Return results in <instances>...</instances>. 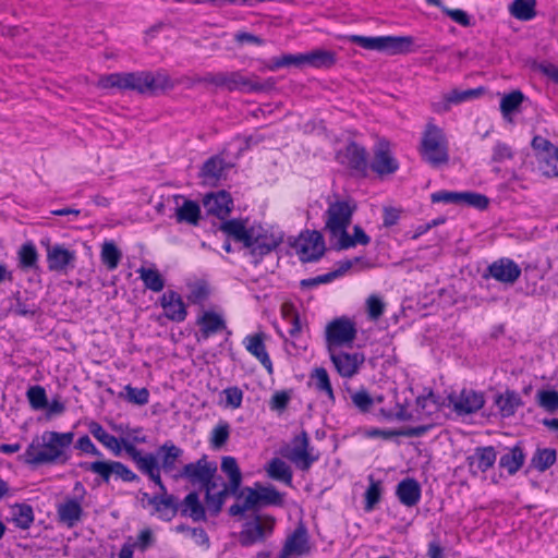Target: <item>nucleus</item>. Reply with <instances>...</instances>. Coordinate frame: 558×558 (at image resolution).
<instances>
[{
  "mask_svg": "<svg viewBox=\"0 0 558 558\" xmlns=\"http://www.w3.org/2000/svg\"><path fill=\"white\" fill-rule=\"evenodd\" d=\"M74 439V433L45 432L41 438H34L25 452L19 457L28 465L65 463L69 460L66 449Z\"/></svg>",
  "mask_w": 558,
  "mask_h": 558,
  "instance_id": "f257e3e1",
  "label": "nucleus"
},
{
  "mask_svg": "<svg viewBox=\"0 0 558 558\" xmlns=\"http://www.w3.org/2000/svg\"><path fill=\"white\" fill-rule=\"evenodd\" d=\"M420 151L422 158L435 168L448 163V143L440 128L433 123L426 125L422 135Z\"/></svg>",
  "mask_w": 558,
  "mask_h": 558,
  "instance_id": "f03ea898",
  "label": "nucleus"
},
{
  "mask_svg": "<svg viewBox=\"0 0 558 558\" xmlns=\"http://www.w3.org/2000/svg\"><path fill=\"white\" fill-rule=\"evenodd\" d=\"M171 87L169 76L161 72L121 73V89L136 90L141 94H156L158 90Z\"/></svg>",
  "mask_w": 558,
  "mask_h": 558,
  "instance_id": "7ed1b4c3",
  "label": "nucleus"
},
{
  "mask_svg": "<svg viewBox=\"0 0 558 558\" xmlns=\"http://www.w3.org/2000/svg\"><path fill=\"white\" fill-rule=\"evenodd\" d=\"M348 40L366 50L385 51L390 54L407 53L413 45V38L411 36L366 37L350 35L348 36Z\"/></svg>",
  "mask_w": 558,
  "mask_h": 558,
  "instance_id": "20e7f679",
  "label": "nucleus"
},
{
  "mask_svg": "<svg viewBox=\"0 0 558 558\" xmlns=\"http://www.w3.org/2000/svg\"><path fill=\"white\" fill-rule=\"evenodd\" d=\"M356 204L352 199L329 202L325 211V230L330 239H338L350 226Z\"/></svg>",
  "mask_w": 558,
  "mask_h": 558,
  "instance_id": "39448f33",
  "label": "nucleus"
},
{
  "mask_svg": "<svg viewBox=\"0 0 558 558\" xmlns=\"http://www.w3.org/2000/svg\"><path fill=\"white\" fill-rule=\"evenodd\" d=\"M217 464L216 462L208 461L206 456H203L195 462L185 464L177 474L173 475L174 480L184 478L193 486L199 485L207 490L216 480Z\"/></svg>",
  "mask_w": 558,
  "mask_h": 558,
  "instance_id": "423d86ee",
  "label": "nucleus"
},
{
  "mask_svg": "<svg viewBox=\"0 0 558 558\" xmlns=\"http://www.w3.org/2000/svg\"><path fill=\"white\" fill-rule=\"evenodd\" d=\"M81 468L98 475L106 484L110 482L111 476L121 478L123 482L138 481V476L125 464L114 460H98L94 462H82Z\"/></svg>",
  "mask_w": 558,
  "mask_h": 558,
  "instance_id": "0eeeda50",
  "label": "nucleus"
},
{
  "mask_svg": "<svg viewBox=\"0 0 558 558\" xmlns=\"http://www.w3.org/2000/svg\"><path fill=\"white\" fill-rule=\"evenodd\" d=\"M355 324L347 318L340 317L330 322L326 327V344L328 351H335L338 348L351 347L356 338Z\"/></svg>",
  "mask_w": 558,
  "mask_h": 558,
  "instance_id": "6e6552de",
  "label": "nucleus"
},
{
  "mask_svg": "<svg viewBox=\"0 0 558 558\" xmlns=\"http://www.w3.org/2000/svg\"><path fill=\"white\" fill-rule=\"evenodd\" d=\"M294 247L300 259L303 263H311L318 260L325 253V242L323 234L319 231L306 232L301 234L295 241Z\"/></svg>",
  "mask_w": 558,
  "mask_h": 558,
  "instance_id": "1a4fd4ad",
  "label": "nucleus"
},
{
  "mask_svg": "<svg viewBox=\"0 0 558 558\" xmlns=\"http://www.w3.org/2000/svg\"><path fill=\"white\" fill-rule=\"evenodd\" d=\"M275 519L272 517L262 518L255 515L253 520L247 521L240 532V543L242 546H251L263 542L274 530Z\"/></svg>",
  "mask_w": 558,
  "mask_h": 558,
  "instance_id": "9d476101",
  "label": "nucleus"
},
{
  "mask_svg": "<svg viewBox=\"0 0 558 558\" xmlns=\"http://www.w3.org/2000/svg\"><path fill=\"white\" fill-rule=\"evenodd\" d=\"M282 242L281 235H275L262 226L250 227V245H245L251 250L254 256H264L274 251Z\"/></svg>",
  "mask_w": 558,
  "mask_h": 558,
  "instance_id": "9b49d317",
  "label": "nucleus"
},
{
  "mask_svg": "<svg viewBox=\"0 0 558 558\" xmlns=\"http://www.w3.org/2000/svg\"><path fill=\"white\" fill-rule=\"evenodd\" d=\"M301 471H307L318 460L310 448V438L305 430L292 439V448L284 454Z\"/></svg>",
  "mask_w": 558,
  "mask_h": 558,
  "instance_id": "f8f14e48",
  "label": "nucleus"
},
{
  "mask_svg": "<svg viewBox=\"0 0 558 558\" xmlns=\"http://www.w3.org/2000/svg\"><path fill=\"white\" fill-rule=\"evenodd\" d=\"M449 402L459 415L472 414L481 410L485 403L483 392L462 389L459 395H450Z\"/></svg>",
  "mask_w": 558,
  "mask_h": 558,
  "instance_id": "ddd939ff",
  "label": "nucleus"
},
{
  "mask_svg": "<svg viewBox=\"0 0 558 558\" xmlns=\"http://www.w3.org/2000/svg\"><path fill=\"white\" fill-rule=\"evenodd\" d=\"M269 86L268 83L254 82L240 72H218V87L228 90L262 92Z\"/></svg>",
  "mask_w": 558,
  "mask_h": 558,
  "instance_id": "4468645a",
  "label": "nucleus"
},
{
  "mask_svg": "<svg viewBox=\"0 0 558 558\" xmlns=\"http://www.w3.org/2000/svg\"><path fill=\"white\" fill-rule=\"evenodd\" d=\"M486 274H484V277H492L495 280L506 283V284H513L519 277L521 276V268L520 266L513 262L510 258H499L492 263L487 269Z\"/></svg>",
  "mask_w": 558,
  "mask_h": 558,
  "instance_id": "2eb2a0df",
  "label": "nucleus"
},
{
  "mask_svg": "<svg viewBox=\"0 0 558 558\" xmlns=\"http://www.w3.org/2000/svg\"><path fill=\"white\" fill-rule=\"evenodd\" d=\"M244 492L247 493L248 502L254 509L259 506L281 507L284 504V495L272 485L264 486L257 483L255 488L245 487Z\"/></svg>",
  "mask_w": 558,
  "mask_h": 558,
  "instance_id": "dca6fc26",
  "label": "nucleus"
},
{
  "mask_svg": "<svg viewBox=\"0 0 558 558\" xmlns=\"http://www.w3.org/2000/svg\"><path fill=\"white\" fill-rule=\"evenodd\" d=\"M328 352L335 368L345 378L353 377L365 361L364 354L360 352L347 353L337 352V350Z\"/></svg>",
  "mask_w": 558,
  "mask_h": 558,
  "instance_id": "f3484780",
  "label": "nucleus"
},
{
  "mask_svg": "<svg viewBox=\"0 0 558 558\" xmlns=\"http://www.w3.org/2000/svg\"><path fill=\"white\" fill-rule=\"evenodd\" d=\"M218 483L215 480L214 483L209 487H207V490L205 492V504L207 507V511L213 517H217L220 513L228 496L232 495L235 496L236 498H241L245 493L244 489L233 490L231 488V484L229 483H222V488L217 493H213V490L216 489Z\"/></svg>",
  "mask_w": 558,
  "mask_h": 558,
  "instance_id": "a211bd4d",
  "label": "nucleus"
},
{
  "mask_svg": "<svg viewBox=\"0 0 558 558\" xmlns=\"http://www.w3.org/2000/svg\"><path fill=\"white\" fill-rule=\"evenodd\" d=\"M311 550L306 529L301 525L290 534L279 553L278 558H290L291 556H303Z\"/></svg>",
  "mask_w": 558,
  "mask_h": 558,
  "instance_id": "6ab92c4d",
  "label": "nucleus"
},
{
  "mask_svg": "<svg viewBox=\"0 0 558 558\" xmlns=\"http://www.w3.org/2000/svg\"><path fill=\"white\" fill-rule=\"evenodd\" d=\"M76 259L74 251L65 248L61 244L48 245L47 263L51 271L65 272L68 268H73Z\"/></svg>",
  "mask_w": 558,
  "mask_h": 558,
  "instance_id": "aec40b11",
  "label": "nucleus"
},
{
  "mask_svg": "<svg viewBox=\"0 0 558 558\" xmlns=\"http://www.w3.org/2000/svg\"><path fill=\"white\" fill-rule=\"evenodd\" d=\"M371 168L379 175L392 174L399 169V162L392 156L387 142H380L377 145Z\"/></svg>",
  "mask_w": 558,
  "mask_h": 558,
  "instance_id": "412c9836",
  "label": "nucleus"
},
{
  "mask_svg": "<svg viewBox=\"0 0 558 558\" xmlns=\"http://www.w3.org/2000/svg\"><path fill=\"white\" fill-rule=\"evenodd\" d=\"M496 458L497 452L493 446L475 448L474 453L466 458L470 473L473 475L485 473L494 465Z\"/></svg>",
  "mask_w": 558,
  "mask_h": 558,
  "instance_id": "4be33fe9",
  "label": "nucleus"
},
{
  "mask_svg": "<svg viewBox=\"0 0 558 558\" xmlns=\"http://www.w3.org/2000/svg\"><path fill=\"white\" fill-rule=\"evenodd\" d=\"M160 305L165 310V316L172 322L181 323L187 316L186 306L181 295L173 290L162 294Z\"/></svg>",
  "mask_w": 558,
  "mask_h": 558,
  "instance_id": "5701e85b",
  "label": "nucleus"
},
{
  "mask_svg": "<svg viewBox=\"0 0 558 558\" xmlns=\"http://www.w3.org/2000/svg\"><path fill=\"white\" fill-rule=\"evenodd\" d=\"M122 445L126 454L131 458V460L136 464V468L143 474L146 475L160 468L157 457L154 453L142 454V451L126 438H122Z\"/></svg>",
  "mask_w": 558,
  "mask_h": 558,
  "instance_id": "b1692460",
  "label": "nucleus"
},
{
  "mask_svg": "<svg viewBox=\"0 0 558 558\" xmlns=\"http://www.w3.org/2000/svg\"><path fill=\"white\" fill-rule=\"evenodd\" d=\"M264 340L265 333L258 332L246 336L243 340V344L245 349L260 362L267 373L271 375L274 373L272 362L266 351Z\"/></svg>",
  "mask_w": 558,
  "mask_h": 558,
  "instance_id": "393cba45",
  "label": "nucleus"
},
{
  "mask_svg": "<svg viewBox=\"0 0 558 558\" xmlns=\"http://www.w3.org/2000/svg\"><path fill=\"white\" fill-rule=\"evenodd\" d=\"M204 205L208 213L223 219L227 217L233 207V202L230 194L226 191H220L216 194H209L204 198Z\"/></svg>",
  "mask_w": 558,
  "mask_h": 558,
  "instance_id": "a878e982",
  "label": "nucleus"
},
{
  "mask_svg": "<svg viewBox=\"0 0 558 558\" xmlns=\"http://www.w3.org/2000/svg\"><path fill=\"white\" fill-rule=\"evenodd\" d=\"M494 403L498 408V412L501 417L513 416L517 410L524 404L521 396L517 391L510 389H507L502 393H497L495 396Z\"/></svg>",
  "mask_w": 558,
  "mask_h": 558,
  "instance_id": "bb28decb",
  "label": "nucleus"
},
{
  "mask_svg": "<svg viewBox=\"0 0 558 558\" xmlns=\"http://www.w3.org/2000/svg\"><path fill=\"white\" fill-rule=\"evenodd\" d=\"M57 514L59 522L73 527L82 519L83 508L77 499L66 498L64 502L57 506Z\"/></svg>",
  "mask_w": 558,
  "mask_h": 558,
  "instance_id": "cd10ccee",
  "label": "nucleus"
},
{
  "mask_svg": "<svg viewBox=\"0 0 558 558\" xmlns=\"http://www.w3.org/2000/svg\"><path fill=\"white\" fill-rule=\"evenodd\" d=\"M179 509L182 515L190 517L195 522L206 521L207 507L201 502L198 493L195 490L184 497Z\"/></svg>",
  "mask_w": 558,
  "mask_h": 558,
  "instance_id": "c85d7f7f",
  "label": "nucleus"
},
{
  "mask_svg": "<svg viewBox=\"0 0 558 558\" xmlns=\"http://www.w3.org/2000/svg\"><path fill=\"white\" fill-rule=\"evenodd\" d=\"M396 495L402 505L414 507L421 498V486L415 478L407 477L397 485Z\"/></svg>",
  "mask_w": 558,
  "mask_h": 558,
  "instance_id": "c756f323",
  "label": "nucleus"
},
{
  "mask_svg": "<svg viewBox=\"0 0 558 558\" xmlns=\"http://www.w3.org/2000/svg\"><path fill=\"white\" fill-rule=\"evenodd\" d=\"M196 324L199 326L203 339H208L210 336L227 328L222 316L211 311L204 312V314L197 318Z\"/></svg>",
  "mask_w": 558,
  "mask_h": 558,
  "instance_id": "7c9ffc66",
  "label": "nucleus"
},
{
  "mask_svg": "<svg viewBox=\"0 0 558 558\" xmlns=\"http://www.w3.org/2000/svg\"><path fill=\"white\" fill-rule=\"evenodd\" d=\"M342 162H345L351 169L365 172L367 169V154L364 147L355 142L347 145Z\"/></svg>",
  "mask_w": 558,
  "mask_h": 558,
  "instance_id": "2f4dec72",
  "label": "nucleus"
},
{
  "mask_svg": "<svg viewBox=\"0 0 558 558\" xmlns=\"http://www.w3.org/2000/svg\"><path fill=\"white\" fill-rule=\"evenodd\" d=\"M88 430L100 444L112 451L116 457L121 454L123 449L122 439L119 440L113 435L107 433L106 429L95 421L89 423Z\"/></svg>",
  "mask_w": 558,
  "mask_h": 558,
  "instance_id": "473e14b6",
  "label": "nucleus"
},
{
  "mask_svg": "<svg viewBox=\"0 0 558 558\" xmlns=\"http://www.w3.org/2000/svg\"><path fill=\"white\" fill-rule=\"evenodd\" d=\"M157 454L161 458L160 469L165 473H171L175 469L177 460L183 454V450L172 441H166L158 448Z\"/></svg>",
  "mask_w": 558,
  "mask_h": 558,
  "instance_id": "72a5a7b5",
  "label": "nucleus"
},
{
  "mask_svg": "<svg viewBox=\"0 0 558 558\" xmlns=\"http://www.w3.org/2000/svg\"><path fill=\"white\" fill-rule=\"evenodd\" d=\"M201 217L198 203L191 199H184L183 204L175 209V220L179 223L198 226Z\"/></svg>",
  "mask_w": 558,
  "mask_h": 558,
  "instance_id": "f704fd0d",
  "label": "nucleus"
},
{
  "mask_svg": "<svg viewBox=\"0 0 558 558\" xmlns=\"http://www.w3.org/2000/svg\"><path fill=\"white\" fill-rule=\"evenodd\" d=\"M524 460L523 449L520 444H517L500 457L499 466L506 469L510 475H513L522 468Z\"/></svg>",
  "mask_w": 558,
  "mask_h": 558,
  "instance_id": "c9c22d12",
  "label": "nucleus"
},
{
  "mask_svg": "<svg viewBox=\"0 0 558 558\" xmlns=\"http://www.w3.org/2000/svg\"><path fill=\"white\" fill-rule=\"evenodd\" d=\"M219 229L234 241L242 243L244 246L250 245V228H246L243 221L239 219H230L223 221Z\"/></svg>",
  "mask_w": 558,
  "mask_h": 558,
  "instance_id": "e433bc0d",
  "label": "nucleus"
},
{
  "mask_svg": "<svg viewBox=\"0 0 558 558\" xmlns=\"http://www.w3.org/2000/svg\"><path fill=\"white\" fill-rule=\"evenodd\" d=\"M267 475L275 480L292 486L291 468L280 458H272L265 468Z\"/></svg>",
  "mask_w": 558,
  "mask_h": 558,
  "instance_id": "4c0bfd02",
  "label": "nucleus"
},
{
  "mask_svg": "<svg viewBox=\"0 0 558 558\" xmlns=\"http://www.w3.org/2000/svg\"><path fill=\"white\" fill-rule=\"evenodd\" d=\"M371 242V238L365 233L363 228L359 225L354 226L353 234L350 235L345 230L339 238L336 244L337 250H348L354 247L357 244L367 245Z\"/></svg>",
  "mask_w": 558,
  "mask_h": 558,
  "instance_id": "58836bf2",
  "label": "nucleus"
},
{
  "mask_svg": "<svg viewBox=\"0 0 558 558\" xmlns=\"http://www.w3.org/2000/svg\"><path fill=\"white\" fill-rule=\"evenodd\" d=\"M336 53L329 50L316 49L304 53V64L316 69H329L336 63Z\"/></svg>",
  "mask_w": 558,
  "mask_h": 558,
  "instance_id": "ea45409f",
  "label": "nucleus"
},
{
  "mask_svg": "<svg viewBox=\"0 0 558 558\" xmlns=\"http://www.w3.org/2000/svg\"><path fill=\"white\" fill-rule=\"evenodd\" d=\"M225 169V160L220 156H213L204 162L201 177L207 182L215 183L221 179Z\"/></svg>",
  "mask_w": 558,
  "mask_h": 558,
  "instance_id": "a19ab883",
  "label": "nucleus"
},
{
  "mask_svg": "<svg viewBox=\"0 0 558 558\" xmlns=\"http://www.w3.org/2000/svg\"><path fill=\"white\" fill-rule=\"evenodd\" d=\"M557 452L551 448H537L531 459V466L538 472H545L556 463Z\"/></svg>",
  "mask_w": 558,
  "mask_h": 558,
  "instance_id": "79ce46f5",
  "label": "nucleus"
},
{
  "mask_svg": "<svg viewBox=\"0 0 558 558\" xmlns=\"http://www.w3.org/2000/svg\"><path fill=\"white\" fill-rule=\"evenodd\" d=\"M524 99V94L519 89L504 95L500 100V111L502 117L509 118L512 113L518 112Z\"/></svg>",
  "mask_w": 558,
  "mask_h": 558,
  "instance_id": "37998d69",
  "label": "nucleus"
},
{
  "mask_svg": "<svg viewBox=\"0 0 558 558\" xmlns=\"http://www.w3.org/2000/svg\"><path fill=\"white\" fill-rule=\"evenodd\" d=\"M19 267L23 270L38 267V253L32 242L24 243L17 252Z\"/></svg>",
  "mask_w": 558,
  "mask_h": 558,
  "instance_id": "c03bdc74",
  "label": "nucleus"
},
{
  "mask_svg": "<svg viewBox=\"0 0 558 558\" xmlns=\"http://www.w3.org/2000/svg\"><path fill=\"white\" fill-rule=\"evenodd\" d=\"M146 289L160 292L165 287V279L156 268L141 267L137 269Z\"/></svg>",
  "mask_w": 558,
  "mask_h": 558,
  "instance_id": "a18cd8bd",
  "label": "nucleus"
},
{
  "mask_svg": "<svg viewBox=\"0 0 558 558\" xmlns=\"http://www.w3.org/2000/svg\"><path fill=\"white\" fill-rule=\"evenodd\" d=\"M221 471L228 476L231 488L240 489L242 484V473L235 458L223 457L221 460Z\"/></svg>",
  "mask_w": 558,
  "mask_h": 558,
  "instance_id": "49530a36",
  "label": "nucleus"
},
{
  "mask_svg": "<svg viewBox=\"0 0 558 558\" xmlns=\"http://www.w3.org/2000/svg\"><path fill=\"white\" fill-rule=\"evenodd\" d=\"M12 520L20 529L27 530L34 522V511L29 505L16 504L12 507Z\"/></svg>",
  "mask_w": 558,
  "mask_h": 558,
  "instance_id": "de8ad7c7",
  "label": "nucleus"
},
{
  "mask_svg": "<svg viewBox=\"0 0 558 558\" xmlns=\"http://www.w3.org/2000/svg\"><path fill=\"white\" fill-rule=\"evenodd\" d=\"M535 0H513L510 4V13L518 20L529 21L536 15Z\"/></svg>",
  "mask_w": 558,
  "mask_h": 558,
  "instance_id": "09e8293b",
  "label": "nucleus"
},
{
  "mask_svg": "<svg viewBox=\"0 0 558 558\" xmlns=\"http://www.w3.org/2000/svg\"><path fill=\"white\" fill-rule=\"evenodd\" d=\"M100 258L108 270H114L122 258V253L112 241H107L101 246Z\"/></svg>",
  "mask_w": 558,
  "mask_h": 558,
  "instance_id": "8fccbe9b",
  "label": "nucleus"
},
{
  "mask_svg": "<svg viewBox=\"0 0 558 558\" xmlns=\"http://www.w3.org/2000/svg\"><path fill=\"white\" fill-rule=\"evenodd\" d=\"M282 316L284 320L291 326L289 335L292 338H296L302 332V324L300 315L292 304H283L281 307Z\"/></svg>",
  "mask_w": 558,
  "mask_h": 558,
  "instance_id": "3c124183",
  "label": "nucleus"
},
{
  "mask_svg": "<svg viewBox=\"0 0 558 558\" xmlns=\"http://www.w3.org/2000/svg\"><path fill=\"white\" fill-rule=\"evenodd\" d=\"M120 398H123L128 402L136 405H145L149 401V391L147 388H135L131 385L124 387V392L120 393Z\"/></svg>",
  "mask_w": 558,
  "mask_h": 558,
  "instance_id": "603ef678",
  "label": "nucleus"
},
{
  "mask_svg": "<svg viewBox=\"0 0 558 558\" xmlns=\"http://www.w3.org/2000/svg\"><path fill=\"white\" fill-rule=\"evenodd\" d=\"M312 378L315 380L316 389L325 392L331 401H335V395L327 371L324 367H317L314 369Z\"/></svg>",
  "mask_w": 558,
  "mask_h": 558,
  "instance_id": "864d4df0",
  "label": "nucleus"
},
{
  "mask_svg": "<svg viewBox=\"0 0 558 558\" xmlns=\"http://www.w3.org/2000/svg\"><path fill=\"white\" fill-rule=\"evenodd\" d=\"M539 169L546 177H558V148L538 157Z\"/></svg>",
  "mask_w": 558,
  "mask_h": 558,
  "instance_id": "5fc2aeb1",
  "label": "nucleus"
},
{
  "mask_svg": "<svg viewBox=\"0 0 558 558\" xmlns=\"http://www.w3.org/2000/svg\"><path fill=\"white\" fill-rule=\"evenodd\" d=\"M536 402L545 411L554 413L558 410V391L557 390H538L536 393Z\"/></svg>",
  "mask_w": 558,
  "mask_h": 558,
  "instance_id": "6e6d98bb",
  "label": "nucleus"
},
{
  "mask_svg": "<svg viewBox=\"0 0 558 558\" xmlns=\"http://www.w3.org/2000/svg\"><path fill=\"white\" fill-rule=\"evenodd\" d=\"M230 436V425L227 422H220L217 424L210 435V446L214 449H220L222 448Z\"/></svg>",
  "mask_w": 558,
  "mask_h": 558,
  "instance_id": "4d7b16f0",
  "label": "nucleus"
},
{
  "mask_svg": "<svg viewBox=\"0 0 558 558\" xmlns=\"http://www.w3.org/2000/svg\"><path fill=\"white\" fill-rule=\"evenodd\" d=\"M28 402L34 410H41L48 405V399L44 387L36 385L28 388L26 392Z\"/></svg>",
  "mask_w": 558,
  "mask_h": 558,
  "instance_id": "13d9d810",
  "label": "nucleus"
},
{
  "mask_svg": "<svg viewBox=\"0 0 558 558\" xmlns=\"http://www.w3.org/2000/svg\"><path fill=\"white\" fill-rule=\"evenodd\" d=\"M354 407L362 413H367L374 405V399L366 389H360L351 395Z\"/></svg>",
  "mask_w": 558,
  "mask_h": 558,
  "instance_id": "bf43d9fd",
  "label": "nucleus"
},
{
  "mask_svg": "<svg viewBox=\"0 0 558 558\" xmlns=\"http://www.w3.org/2000/svg\"><path fill=\"white\" fill-rule=\"evenodd\" d=\"M159 506L162 508V512H159L160 518L166 521H170L179 511L175 497L167 493L162 494V500L159 501Z\"/></svg>",
  "mask_w": 558,
  "mask_h": 558,
  "instance_id": "052dcab7",
  "label": "nucleus"
},
{
  "mask_svg": "<svg viewBox=\"0 0 558 558\" xmlns=\"http://www.w3.org/2000/svg\"><path fill=\"white\" fill-rule=\"evenodd\" d=\"M384 301L376 294H372L366 300L367 316L371 320L379 319L385 312Z\"/></svg>",
  "mask_w": 558,
  "mask_h": 558,
  "instance_id": "680f3d73",
  "label": "nucleus"
},
{
  "mask_svg": "<svg viewBox=\"0 0 558 558\" xmlns=\"http://www.w3.org/2000/svg\"><path fill=\"white\" fill-rule=\"evenodd\" d=\"M304 64V53L299 54H284L280 58H274L271 60V64L268 65L269 70H276L279 68L290 66V65H303Z\"/></svg>",
  "mask_w": 558,
  "mask_h": 558,
  "instance_id": "e2e57ef3",
  "label": "nucleus"
},
{
  "mask_svg": "<svg viewBox=\"0 0 558 558\" xmlns=\"http://www.w3.org/2000/svg\"><path fill=\"white\" fill-rule=\"evenodd\" d=\"M381 496L380 483L371 478V484L365 492V507L366 511H371L379 502Z\"/></svg>",
  "mask_w": 558,
  "mask_h": 558,
  "instance_id": "0e129e2a",
  "label": "nucleus"
},
{
  "mask_svg": "<svg viewBox=\"0 0 558 558\" xmlns=\"http://www.w3.org/2000/svg\"><path fill=\"white\" fill-rule=\"evenodd\" d=\"M461 204H465L468 206L474 207L476 209H485L489 204L488 197L483 194L475 192H462V201Z\"/></svg>",
  "mask_w": 558,
  "mask_h": 558,
  "instance_id": "69168bd1",
  "label": "nucleus"
},
{
  "mask_svg": "<svg viewBox=\"0 0 558 558\" xmlns=\"http://www.w3.org/2000/svg\"><path fill=\"white\" fill-rule=\"evenodd\" d=\"M465 100L463 93L457 89H453L451 93L447 94L442 101L434 102L433 108L436 112H444L450 109L451 104H459Z\"/></svg>",
  "mask_w": 558,
  "mask_h": 558,
  "instance_id": "338daca9",
  "label": "nucleus"
},
{
  "mask_svg": "<svg viewBox=\"0 0 558 558\" xmlns=\"http://www.w3.org/2000/svg\"><path fill=\"white\" fill-rule=\"evenodd\" d=\"M380 414L386 420L411 421L413 418L405 405L401 403H397L393 410L381 409Z\"/></svg>",
  "mask_w": 558,
  "mask_h": 558,
  "instance_id": "774afa93",
  "label": "nucleus"
}]
</instances>
